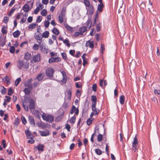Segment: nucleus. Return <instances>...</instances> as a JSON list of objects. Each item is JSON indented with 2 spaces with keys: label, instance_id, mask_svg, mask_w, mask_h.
I'll return each mask as SVG.
<instances>
[{
  "label": "nucleus",
  "instance_id": "nucleus-1",
  "mask_svg": "<svg viewBox=\"0 0 160 160\" xmlns=\"http://www.w3.org/2000/svg\"><path fill=\"white\" fill-rule=\"evenodd\" d=\"M17 63L18 67L20 69L22 68L25 69H28L29 68V63L27 62L19 60L18 61Z\"/></svg>",
  "mask_w": 160,
  "mask_h": 160
},
{
  "label": "nucleus",
  "instance_id": "nucleus-2",
  "mask_svg": "<svg viewBox=\"0 0 160 160\" xmlns=\"http://www.w3.org/2000/svg\"><path fill=\"white\" fill-rule=\"evenodd\" d=\"M42 117L44 120L50 123L52 122L54 120V117L52 115L49 114L46 115L45 113L42 115Z\"/></svg>",
  "mask_w": 160,
  "mask_h": 160
},
{
  "label": "nucleus",
  "instance_id": "nucleus-3",
  "mask_svg": "<svg viewBox=\"0 0 160 160\" xmlns=\"http://www.w3.org/2000/svg\"><path fill=\"white\" fill-rule=\"evenodd\" d=\"M54 72V70L53 68H49L46 70L45 73L47 77L52 78L53 77Z\"/></svg>",
  "mask_w": 160,
  "mask_h": 160
},
{
  "label": "nucleus",
  "instance_id": "nucleus-4",
  "mask_svg": "<svg viewBox=\"0 0 160 160\" xmlns=\"http://www.w3.org/2000/svg\"><path fill=\"white\" fill-rule=\"evenodd\" d=\"M41 60V56L40 54L38 53L33 56L32 59L31 60V62H38Z\"/></svg>",
  "mask_w": 160,
  "mask_h": 160
},
{
  "label": "nucleus",
  "instance_id": "nucleus-5",
  "mask_svg": "<svg viewBox=\"0 0 160 160\" xmlns=\"http://www.w3.org/2000/svg\"><path fill=\"white\" fill-rule=\"evenodd\" d=\"M132 149L133 150H134V152L136 151L138 149V146L137 145L138 144V141L137 138L136 136H135L134 139L132 143Z\"/></svg>",
  "mask_w": 160,
  "mask_h": 160
},
{
  "label": "nucleus",
  "instance_id": "nucleus-6",
  "mask_svg": "<svg viewBox=\"0 0 160 160\" xmlns=\"http://www.w3.org/2000/svg\"><path fill=\"white\" fill-rule=\"evenodd\" d=\"M87 10V14L88 15H92L94 12V8L93 6H91L86 8Z\"/></svg>",
  "mask_w": 160,
  "mask_h": 160
},
{
  "label": "nucleus",
  "instance_id": "nucleus-7",
  "mask_svg": "<svg viewBox=\"0 0 160 160\" xmlns=\"http://www.w3.org/2000/svg\"><path fill=\"white\" fill-rule=\"evenodd\" d=\"M32 81V79L30 78L28 79L27 81L24 83V86L25 87H27L29 88L32 89V86L31 82Z\"/></svg>",
  "mask_w": 160,
  "mask_h": 160
},
{
  "label": "nucleus",
  "instance_id": "nucleus-8",
  "mask_svg": "<svg viewBox=\"0 0 160 160\" xmlns=\"http://www.w3.org/2000/svg\"><path fill=\"white\" fill-rule=\"evenodd\" d=\"M38 43L39 44L40 49L42 52H44L46 50H47L46 48V44L44 42H39Z\"/></svg>",
  "mask_w": 160,
  "mask_h": 160
},
{
  "label": "nucleus",
  "instance_id": "nucleus-9",
  "mask_svg": "<svg viewBox=\"0 0 160 160\" xmlns=\"http://www.w3.org/2000/svg\"><path fill=\"white\" fill-rule=\"evenodd\" d=\"M61 72L62 76V79L61 80L62 84L66 83L67 81V76L66 72L63 71Z\"/></svg>",
  "mask_w": 160,
  "mask_h": 160
},
{
  "label": "nucleus",
  "instance_id": "nucleus-10",
  "mask_svg": "<svg viewBox=\"0 0 160 160\" xmlns=\"http://www.w3.org/2000/svg\"><path fill=\"white\" fill-rule=\"evenodd\" d=\"M29 107L30 110L34 109L35 108V104L34 100L33 99H30L29 104Z\"/></svg>",
  "mask_w": 160,
  "mask_h": 160
},
{
  "label": "nucleus",
  "instance_id": "nucleus-11",
  "mask_svg": "<svg viewBox=\"0 0 160 160\" xmlns=\"http://www.w3.org/2000/svg\"><path fill=\"white\" fill-rule=\"evenodd\" d=\"M86 24L87 26V28H88L89 29L91 27L92 25V21H91V17H89L88 18V20L86 22Z\"/></svg>",
  "mask_w": 160,
  "mask_h": 160
},
{
  "label": "nucleus",
  "instance_id": "nucleus-12",
  "mask_svg": "<svg viewBox=\"0 0 160 160\" xmlns=\"http://www.w3.org/2000/svg\"><path fill=\"white\" fill-rule=\"evenodd\" d=\"M39 132L42 136H48L50 134L49 131L47 130L44 131H39Z\"/></svg>",
  "mask_w": 160,
  "mask_h": 160
},
{
  "label": "nucleus",
  "instance_id": "nucleus-13",
  "mask_svg": "<svg viewBox=\"0 0 160 160\" xmlns=\"http://www.w3.org/2000/svg\"><path fill=\"white\" fill-rule=\"evenodd\" d=\"M32 57L31 54L28 52L25 53L24 56V59L26 61H28Z\"/></svg>",
  "mask_w": 160,
  "mask_h": 160
},
{
  "label": "nucleus",
  "instance_id": "nucleus-14",
  "mask_svg": "<svg viewBox=\"0 0 160 160\" xmlns=\"http://www.w3.org/2000/svg\"><path fill=\"white\" fill-rule=\"evenodd\" d=\"M44 76L45 74L44 73H41L37 76L36 78L38 81H40L44 78Z\"/></svg>",
  "mask_w": 160,
  "mask_h": 160
},
{
  "label": "nucleus",
  "instance_id": "nucleus-15",
  "mask_svg": "<svg viewBox=\"0 0 160 160\" xmlns=\"http://www.w3.org/2000/svg\"><path fill=\"white\" fill-rule=\"evenodd\" d=\"M28 121L31 125L32 126L35 125V122H34V118L32 116L28 117Z\"/></svg>",
  "mask_w": 160,
  "mask_h": 160
},
{
  "label": "nucleus",
  "instance_id": "nucleus-16",
  "mask_svg": "<svg viewBox=\"0 0 160 160\" xmlns=\"http://www.w3.org/2000/svg\"><path fill=\"white\" fill-rule=\"evenodd\" d=\"M35 38L37 40L38 43H39V42H42V35L40 36L39 35L37 34L35 36Z\"/></svg>",
  "mask_w": 160,
  "mask_h": 160
},
{
  "label": "nucleus",
  "instance_id": "nucleus-17",
  "mask_svg": "<svg viewBox=\"0 0 160 160\" xmlns=\"http://www.w3.org/2000/svg\"><path fill=\"white\" fill-rule=\"evenodd\" d=\"M96 105H92V110L93 111V112L95 113V115H97L99 113V109L96 108Z\"/></svg>",
  "mask_w": 160,
  "mask_h": 160
},
{
  "label": "nucleus",
  "instance_id": "nucleus-18",
  "mask_svg": "<svg viewBox=\"0 0 160 160\" xmlns=\"http://www.w3.org/2000/svg\"><path fill=\"white\" fill-rule=\"evenodd\" d=\"M86 46L87 47H88L89 48H93L94 47L93 42L92 41H87L86 43Z\"/></svg>",
  "mask_w": 160,
  "mask_h": 160
},
{
  "label": "nucleus",
  "instance_id": "nucleus-19",
  "mask_svg": "<svg viewBox=\"0 0 160 160\" xmlns=\"http://www.w3.org/2000/svg\"><path fill=\"white\" fill-rule=\"evenodd\" d=\"M87 28L85 26H82L79 29V31L81 33V35H82L83 33L85 32L87 30Z\"/></svg>",
  "mask_w": 160,
  "mask_h": 160
},
{
  "label": "nucleus",
  "instance_id": "nucleus-20",
  "mask_svg": "<svg viewBox=\"0 0 160 160\" xmlns=\"http://www.w3.org/2000/svg\"><path fill=\"white\" fill-rule=\"evenodd\" d=\"M22 9L24 12H27L29 11V5L27 3H26L22 7Z\"/></svg>",
  "mask_w": 160,
  "mask_h": 160
},
{
  "label": "nucleus",
  "instance_id": "nucleus-21",
  "mask_svg": "<svg viewBox=\"0 0 160 160\" xmlns=\"http://www.w3.org/2000/svg\"><path fill=\"white\" fill-rule=\"evenodd\" d=\"M92 101L93 102L92 104V105L95 106L96 105V101L97 100V98L95 96L93 95L91 97Z\"/></svg>",
  "mask_w": 160,
  "mask_h": 160
},
{
  "label": "nucleus",
  "instance_id": "nucleus-22",
  "mask_svg": "<svg viewBox=\"0 0 160 160\" xmlns=\"http://www.w3.org/2000/svg\"><path fill=\"white\" fill-rule=\"evenodd\" d=\"M104 8V5L103 4H98L97 11L101 12L102 11V9Z\"/></svg>",
  "mask_w": 160,
  "mask_h": 160
},
{
  "label": "nucleus",
  "instance_id": "nucleus-23",
  "mask_svg": "<svg viewBox=\"0 0 160 160\" xmlns=\"http://www.w3.org/2000/svg\"><path fill=\"white\" fill-rule=\"evenodd\" d=\"M107 84L106 81H104L102 79L100 80L99 85L102 87H103L106 86Z\"/></svg>",
  "mask_w": 160,
  "mask_h": 160
},
{
  "label": "nucleus",
  "instance_id": "nucleus-24",
  "mask_svg": "<svg viewBox=\"0 0 160 160\" xmlns=\"http://www.w3.org/2000/svg\"><path fill=\"white\" fill-rule=\"evenodd\" d=\"M25 132L27 136V138H32V135L31 133V132L30 131L27 130L25 131Z\"/></svg>",
  "mask_w": 160,
  "mask_h": 160
},
{
  "label": "nucleus",
  "instance_id": "nucleus-25",
  "mask_svg": "<svg viewBox=\"0 0 160 160\" xmlns=\"http://www.w3.org/2000/svg\"><path fill=\"white\" fill-rule=\"evenodd\" d=\"M35 147L38 149V151H43V148L44 146L42 144H39L38 145Z\"/></svg>",
  "mask_w": 160,
  "mask_h": 160
},
{
  "label": "nucleus",
  "instance_id": "nucleus-26",
  "mask_svg": "<svg viewBox=\"0 0 160 160\" xmlns=\"http://www.w3.org/2000/svg\"><path fill=\"white\" fill-rule=\"evenodd\" d=\"M3 81L5 82L8 85H9L10 83V79L8 77L6 76L2 79Z\"/></svg>",
  "mask_w": 160,
  "mask_h": 160
},
{
  "label": "nucleus",
  "instance_id": "nucleus-27",
  "mask_svg": "<svg viewBox=\"0 0 160 160\" xmlns=\"http://www.w3.org/2000/svg\"><path fill=\"white\" fill-rule=\"evenodd\" d=\"M125 99V97L124 95H122L120 96L119 102L122 105L124 103Z\"/></svg>",
  "mask_w": 160,
  "mask_h": 160
},
{
  "label": "nucleus",
  "instance_id": "nucleus-28",
  "mask_svg": "<svg viewBox=\"0 0 160 160\" xmlns=\"http://www.w3.org/2000/svg\"><path fill=\"white\" fill-rule=\"evenodd\" d=\"M30 88H25L23 90V92H25L26 95H29L30 93Z\"/></svg>",
  "mask_w": 160,
  "mask_h": 160
},
{
  "label": "nucleus",
  "instance_id": "nucleus-29",
  "mask_svg": "<svg viewBox=\"0 0 160 160\" xmlns=\"http://www.w3.org/2000/svg\"><path fill=\"white\" fill-rule=\"evenodd\" d=\"M63 16L64 15L62 12H61L58 16V20L61 23H62L63 22Z\"/></svg>",
  "mask_w": 160,
  "mask_h": 160
},
{
  "label": "nucleus",
  "instance_id": "nucleus-30",
  "mask_svg": "<svg viewBox=\"0 0 160 160\" xmlns=\"http://www.w3.org/2000/svg\"><path fill=\"white\" fill-rule=\"evenodd\" d=\"M58 59H59L58 57L56 58H51L49 59L48 61L49 63H51L55 62L56 60Z\"/></svg>",
  "mask_w": 160,
  "mask_h": 160
},
{
  "label": "nucleus",
  "instance_id": "nucleus-31",
  "mask_svg": "<svg viewBox=\"0 0 160 160\" xmlns=\"http://www.w3.org/2000/svg\"><path fill=\"white\" fill-rule=\"evenodd\" d=\"M20 34V32L18 30L12 33L13 36L14 38H17Z\"/></svg>",
  "mask_w": 160,
  "mask_h": 160
},
{
  "label": "nucleus",
  "instance_id": "nucleus-32",
  "mask_svg": "<svg viewBox=\"0 0 160 160\" xmlns=\"http://www.w3.org/2000/svg\"><path fill=\"white\" fill-rule=\"evenodd\" d=\"M76 119V118L74 115V116L70 118V119L69 120V122L70 123H71L72 124H73L75 122Z\"/></svg>",
  "mask_w": 160,
  "mask_h": 160
},
{
  "label": "nucleus",
  "instance_id": "nucleus-33",
  "mask_svg": "<svg viewBox=\"0 0 160 160\" xmlns=\"http://www.w3.org/2000/svg\"><path fill=\"white\" fill-rule=\"evenodd\" d=\"M49 35V32L48 31L44 32L42 35V37L45 38H48Z\"/></svg>",
  "mask_w": 160,
  "mask_h": 160
},
{
  "label": "nucleus",
  "instance_id": "nucleus-34",
  "mask_svg": "<svg viewBox=\"0 0 160 160\" xmlns=\"http://www.w3.org/2000/svg\"><path fill=\"white\" fill-rule=\"evenodd\" d=\"M37 24H35V23H32L30 24L28 26V28L31 29H34L36 25H37Z\"/></svg>",
  "mask_w": 160,
  "mask_h": 160
},
{
  "label": "nucleus",
  "instance_id": "nucleus-35",
  "mask_svg": "<svg viewBox=\"0 0 160 160\" xmlns=\"http://www.w3.org/2000/svg\"><path fill=\"white\" fill-rule=\"evenodd\" d=\"M22 106L24 108L25 110L27 111H28L29 109L28 108V106L26 103V102H24L22 103Z\"/></svg>",
  "mask_w": 160,
  "mask_h": 160
},
{
  "label": "nucleus",
  "instance_id": "nucleus-36",
  "mask_svg": "<svg viewBox=\"0 0 160 160\" xmlns=\"http://www.w3.org/2000/svg\"><path fill=\"white\" fill-rule=\"evenodd\" d=\"M52 32L56 35L59 34V32L58 29L56 28H54L52 30Z\"/></svg>",
  "mask_w": 160,
  "mask_h": 160
},
{
  "label": "nucleus",
  "instance_id": "nucleus-37",
  "mask_svg": "<svg viewBox=\"0 0 160 160\" xmlns=\"http://www.w3.org/2000/svg\"><path fill=\"white\" fill-rule=\"evenodd\" d=\"M1 92L2 94H4L6 93V89L3 86L1 87Z\"/></svg>",
  "mask_w": 160,
  "mask_h": 160
},
{
  "label": "nucleus",
  "instance_id": "nucleus-38",
  "mask_svg": "<svg viewBox=\"0 0 160 160\" xmlns=\"http://www.w3.org/2000/svg\"><path fill=\"white\" fill-rule=\"evenodd\" d=\"M84 3L86 8L92 5L90 4V2L88 0H84Z\"/></svg>",
  "mask_w": 160,
  "mask_h": 160
},
{
  "label": "nucleus",
  "instance_id": "nucleus-39",
  "mask_svg": "<svg viewBox=\"0 0 160 160\" xmlns=\"http://www.w3.org/2000/svg\"><path fill=\"white\" fill-rule=\"evenodd\" d=\"M65 28L67 30L71 32H72L73 31V28L68 25L67 24L65 26Z\"/></svg>",
  "mask_w": 160,
  "mask_h": 160
},
{
  "label": "nucleus",
  "instance_id": "nucleus-40",
  "mask_svg": "<svg viewBox=\"0 0 160 160\" xmlns=\"http://www.w3.org/2000/svg\"><path fill=\"white\" fill-rule=\"evenodd\" d=\"M102 27L101 24L99 23L97 24L96 25V29L97 32H98L101 30V28Z\"/></svg>",
  "mask_w": 160,
  "mask_h": 160
},
{
  "label": "nucleus",
  "instance_id": "nucleus-41",
  "mask_svg": "<svg viewBox=\"0 0 160 160\" xmlns=\"http://www.w3.org/2000/svg\"><path fill=\"white\" fill-rule=\"evenodd\" d=\"M63 43L66 44V46H67L68 47H69L70 46V44L69 43V40L66 38L63 41Z\"/></svg>",
  "mask_w": 160,
  "mask_h": 160
},
{
  "label": "nucleus",
  "instance_id": "nucleus-42",
  "mask_svg": "<svg viewBox=\"0 0 160 160\" xmlns=\"http://www.w3.org/2000/svg\"><path fill=\"white\" fill-rule=\"evenodd\" d=\"M47 13V11L45 9H43L41 12V14L43 16H45Z\"/></svg>",
  "mask_w": 160,
  "mask_h": 160
},
{
  "label": "nucleus",
  "instance_id": "nucleus-43",
  "mask_svg": "<svg viewBox=\"0 0 160 160\" xmlns=\"http://www.w3.org/2000/svg\"><path fill=\"white\" fill-rule=\"evenodd\" d=\"M21 81V79L20 78H17L15 82V85L17 86L19 84Z\"/></svg>",
  "mask_w": 160,
  "mask_h": 160
},
{
  "label": "nucleus",
  "instance_id": "nucleus-44",
  "mask_svg": "<svg viewBox=\"0 0 160 160\" xmlns=\"http://www.w3.org/2000/svg\"><path fill=\"white\" fill-rule=\"evenodd\" d=\"M76 109L75 106L74 105H73L72 106L71 109L70 111V113L71 114H73L75 111Z\"/></svg>",
  "mask_w": 160,
  "mask_h": 160
},
{
  "label": "nucleus",
  "instance_id": "nucleus-45",
  "mask_svg": "<svg viewBox=\"0 0 160 160\" xmlns=\"http://www.w3.org/2000/svg\"><path fill=\"white\" fill-rule=\"evenodd\" d=\"M5 28H7V27H5L4 26H3L1 29V32L3 34H6L7 33V31L5 29Z\"/></svg>",
  "mask_w": 160,
  "mask_h": 160
},
{
  "label": "nucleus",
  "instance_id": "nucleus-46",
  "mask_svg": "<svg viewBox=\"0 0 160 160\" xmlns=\"http://www.w3.org/2000/svg\"><path fill=\"white\" fill-rule=\"evenodd\" d=\"M95 153L98 155H100L102 154V151L98 148L96 149L95 150Z\"/></svg>",
  "mask_w": 160,
  "mask_h": 160
},
{
  "label": "nucleus",
  "instance_id": "nucleus-47",
  "mask_svg": "<svg viewBox=\"0 0 160 160\" xmlns=\"http://www.w3.org/2000/svg\"><path fill=\"white\" fill-rule=\"evenodd\" d=\"M13 92L12 89L11 88L8 90V95H11Z\"/></svg>",
  "mask_w": 160,
  "mask_h": 160
},
{
  "label": "nucleus",
  "instance_id": "nucleus-48",
  "mask_svg": "<svg viewBox=\"0 0 160 160\" xmlns=\"http://www.w3.org/2000/svg\"><path fill=\"white\" fill-rule=\"evenodd\" d=\"M26 17L25 16H23V17L21 19L20 22L21 23H24L26 21Z\"/></svg>",
  "mask_w": 160,
  "mask_h": 160
},
{
  "label": "nucleus",
  "instance_id": "nucleus-49",
  "mask_svg": "<svg viewBox=\"0 0 160 160\" xmlns=\"http://www.w3.org/2000/svg\"><path fill=\"white\" fill-rule=\"evenodd\" d=\"M102 139V135L101 134H99L97 137V140L99 142H101Z\"/></svg>",
  "mask_w": 160,
  "mask_h": 160
},
{
  "label": "nucleus",
  "instance_id": "nucleus-50",
  "mask_svg": "<svg viewBox=\"0 0 160 160\" xmlns=\"http://www.w3.org/2000/svg\"><path fill=\"white\" fill-rule=\"evenodd\" d=\"M38 48H39V45L37 44H34V45L32 47V48H33V50H34L35 51L38 50Z\"/></svg>",
  "mask_w": 160,
  "mask_h": 160
},
{
  "label": "nucleus",
  "instance_id": "nucleus-51",
  "mask_svg": "<svg viewBox=\"0 0 160 160\" xmlns=\"http://www.w3.org/2000/svg\"><path fill=\"white\" fill-rule=\"evenodd\" d=\"M15 47L13 46H11L9 49V52L12 53H13L15 52Z\"/></svg>",
  "mask_w": 160,
  "mask_h": 160
},
{
  "label": "nucleus",
  "instance_id": "nucleus-52",
  "mask_svg": "<svg viewBox=\"0 0 160 160\" xmlns=\"http://www.w3.org/2000/svg\"><path fill=\"white\" fill-rule=\"evenodd\" d=\"M104 45L103 44H101V53L102 54L103 53V52L105 50Z\"/></svg>",
  "mask_w": 160,
  "mask_h": 160
},
{
  "label": "nucleus",
  "instance_id": "nucleus-53",
  "mask_svg": "<svg viewBox=\"0 0 160 160\" xmlns=\"http://www.w3.org/2000/svg\"><path fill=\"white\" fill-rule=\"evenodd\" d=\"M50 24V22L48 21H45L44 22V25L45 28H48Z\"/></svg>",
  "mask_w": 160,
  "mask_h": 160
},
{
  "label": "nucleus",
  "instance_id": "nucleus-54",
  "mask_svg": "<svg viewBox=\"0 0 160 160\" xmlns=\"http://www.w3.org/2000/svg\"><path fill=\"white\" fill-rule=\"evenodd\" d=\"M21 120L23 124H25L27 123V122L26 120L24 117L22 116L21 117Z\"/></svg>",
  "mask_w": 160,
  "mask_h": 160
},
{
  "label": "nucleus",
  "instance_id": "nucleus-55",
  "mask_svg": "<svg viewBox=\"0 0 160 160\" xmlns=\"http://www.w3.org/2000/svg\"><path fill=\"white\" fill-rule=\"evenodd\" d=\"M42 17L41 16H38L37 17V19H36V21L38 23L40 22L41 21H42Z\"/></svg>",
  "mask_w": 160,
  "mask_h": 160
},
{
  "label": "nucleus",
  "instance_id": "nucleus-56",
  "mask_svg": "<svg viewBox=\"0 0 160 160\" xmlns=\"http://www.w3.org/2000/svg\"><path fill=\"white\" fill-rule=\"evenodd\" d=\"M67 94L68 95V98L69 99H70L72 95V92L70 90H69L67 91Z\"/></svg>",
  "mask_w": 160,
  "mask_h": 160
},
{
  "label": "nucleus",
  "instance_id": "nucleus-57",
  "mask_svg": "<svg viewBox=\"0 0 160 160\" xmlns=\"http://www.w3.org/2000/svg\"><path fill=\"white\" fill-rule=\"evenodd\" d=\"M9 19L8 17L6 16L4 17L3 19V22L5 23H7Z\"/></svg>",
  "mask_w": 160,
  "mask_h": 160
},
{
  "label": "nucleus",
  "instance_id": "nucleus-58",
  "mask_svg": "<svg viewBox=\"0 0 160 160\" xmlns=\"http://www.w3.org/2000/svg\"><path fill=\"white\" fill-rule=\"evenodd\" d=\"M62 56L63 58L65 60L68 59V58L67 57L66 54L65 52H63L61 53Z\"/></svg>",
  "mask_w": 160,
  "mask_h": 160
},
{
  "label": "nucleus",
  "instance_id": "nucleus-59",
  "mask_svg": "<svg viewBox=\"0 0 160 160\" xmlns=\"http://www.w3.org/2000/svg\"><path fill=\"white\" fill-rule=\"evenodd\" d=\"M97 85L96 84H94L92 86V89L94 92H95L97 90Z\"/></svg>",
  "mask_w": 160,
  "mask_h": 160
},
{
  "label": "nucleus",
  "instance_id": "nucleus-60",
  "mask_svg": "<svg viewBox=\"0 0 160 160\" xmlns=\"http://www.w3.org/2000/svg\"><path fill=\"white\" fill-rule=\"evenodd\" d=\"M15 10V8H12L11 9L10 11L9 12V13L8 14V15H10V16H11Z\"/></svg>",
  "mask_w": 160,
  "mask_h": 160
},
{
  "label": "nucleus",
  "instance_id": "nucleus-61",
  "mask_svg": "<svg viewBox=\"0 0 160 160\" xmlns=\"http://www.w3.org/2000/svg\"><path fill=\"white\" fill-rule=\"evenodd\" d=\"M70 128H71L70 126L68 124H67L66 125L65 127V128H66V129H67L68 131V132L70 131Z\"/></svg>",
  "mask_w": 160,
  "mask_h": 160
},
{
  "label": "nucleus",
  "instance_id": "nucleus-62",
  "mask_svg": "<svg viewBox=\"0 0 160 160\" xmlns=\"http://www.w3.org/2000/svg\"><path fill=\"white\" fill-rule=\"evenodd\" d=\"M76 95L77 97H78V96H80L81 95V93H80V91L78 89L77 90L76 92Z\"/></svg>",
  "mask_w": 160,
  "mask_h": 160
},
{
  "label": "nucleus",
  "instance_id": "nucleus-63",
  "mask_svg": "<svg viewBox=\"0 0 160 160\" xmlns=\"http://www.w3.org/2000/svg\"><path fill=\"white\" fill-rule=\"evenodd\" d=\"M69 53L72 56H74L75 51L74 50H70L69 51Z\"/></svg>",
  "mask_w": 160,
  "mask_h": 160
},
{
  "label": "nucleus",
  "instance_id": "nucleus-64",
  "mask_svg": "<svg viewBox=\"0 0 160 160\" xmlns=\"http://www.w3.org/2000/svg\"><path fill=\"white\" fill-rule=\"evenodd\" d=\"M92 122V120L90 118H89L88 119L87 121V124L88 125H90Z\"/></svg>",
  "mask_w": 160,
  "mask_h": 160
}]
</instances>
